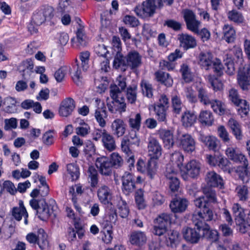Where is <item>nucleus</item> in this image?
Segmentation results:
<instances>
[{"label": "nucleus", "instance_id": "1", "mask_svg": "<svg viewBox=\"0 0 250 250\" xmlns=\"http://www.w3.org/2000/svg\"><path fill=\"white\" fill-rule=\"evenodd\" d=\"M116 82L117 84H111L109 86L110 96L113 101L107 104L109 111L112 113L117 111L125 112L126 107L124 95L126 87V78L119 76Z\"/></svg>", "mask_w": 250, "mask_h": 250}, {"label": "nucleus", "instance_id": "2", "mask_svg": "<svg viewBox=\"0 0 250 250\" xmlns=\"http://www.w3.org/2000/svg\"><path fill=\"white\" fill-rule=\"evenodd\" d=\"M184 160V155L179 151L175 152L171 156V161L176 164L184 177L187 178L188 176L193 178L196 177L200 172V164L196 160H192L183 166Z\"/></svg>", "mask_w": 250, "mask_h": 250}, {"label": "nucleus", "instance_id": "3", "mask_svg": "<svg viewBox=\"0 0 250 250\" xmlns=\"http://www.w3.org/2000/svg\"><path fill=\"white\" fill-rule=\"evenodd\" d=\"M194 203L195 206L200 208L201 210L192 215L191 219L192 222L197 228H203L207 224L206 221H209L213 219V212L203 198H196L194 200Z\"/></svg>", "mask_w": 250, "mask_h": 250}, {"label": "nucleus", "instance_id": "4", "mask_svg": "<svg viewBox=\"0 0 250 250\" xmlns=\"http://www.w3.org/2000/svg\"><path fill=\"white\" fill-rule=\"evenodd\" d=\"M163 6L162 0H146L141 6L135 7L134 12L142 19L149 18L155 14L156 8H161Z\"/></svg>", "mask_w": 250, "mask_h": 250}, {"label": "nucleus", "instance_id": "5", "mask_svg": "<svg viewBox=\"0 0 250 250\" xmlns=\"http://www.w3.org/2000/svg\"><path fill=\"white\" fill-rule=\"evenodd\" d=\"M175 144L184 151L191 153L195 149L196 142L192 136L188 133H183L178 129L175 135Z\"/></svg>", "mask_w": 250, "mask_h": 250}, {"label": "nucleus", "instance_id": "6", "mask_svg": "<svg viewBox=\"0 0 250 250\" xmlns=\"http://www.w3.org/2000/svg\"><path fill=\"white\" fill-rule=\"evenodd\" d=\"M54 16V9L53 7L46 5L41 6L36 10L32 17L31 23L40 26L46 21L51 20Z\"/></svg>", "mask_w": 250, "mask_h": 250}, {"label": "nucleus", "instance_id": "7", "mask_svg": "<svg viewBox=\"0 0 250 250\" xmlns=\"http://www.w3.org/2000/svg\"><path fill=\"white\" fill-rule=\"evenodd\" d=\"M30 205L36 210L38 217L42 221H46L53 213V207L48 206L44 198L40 200L32 199Z\"/></svg>", "mask_w": 250, "mask_h": 250}, {"label": "nucleus", "instance_id": "8", "mask_svg": "<svg viewBox=\"0 0 250 250\" xmlns=\"http://www.w3.org/2000/svg\"><path fill=\"white\" fill-rule=\"evenodd\" d=\"M94 51L97 56L94 57L93 63L100 68L102 71L106 72L109 69V61L106 55L108 51L104 44H98L94 48Z\"/></svg>", "mask_w": 250, "mask_h": 250}, {"label": "nucleus", "instance_id": "9", "mask_svg": "<svg viewBox=\"0 0 250 250\" xmlns=\"http://www.w3.org/2000/svg\"><path fill=\"white\" fill-rule=\"evenodd\" d=\"M199 64L206 70H212L214 73L219 71V62L213 60L210 52H201L199 55Z\"/></svg>", "mask_w": 250, "mask_h": 250}, {"label": "nucleus", "instance_id": "10", "mask_svg": "<svg viewBox=\"0 0 250 250\" xmlns=\"http://www.w3.org/2000/svg\"><path fill=\"white\" fill-rule=\"evenodd\" d=\"M182 14L187 28L194 33H197L200 22L196 19L195 14L188 9H184Z\"/></svg>", "mask_w": 250, "mask_h": 250}, {"label": "nucleus", "instance_id": "11", "mask_svg": "<svg viewBox=\"0 0 250 250\" xmlns=\"http://www.w3.org/2000/svg\"><path fill=\"white\" fill-rule=\"evenodd\" d=\"M140 141L135 131H132L127 136L123 139L121 142V148L123 152L128 156L131 154L130 147L132 145L139 146Z\"/></svg>", "mask_w": 250, "mask_h": 250}, {"label": "nucleus", "instance_id": "12", "mask_svg": "<svg viewBox=\"0 0 250 250\" xmlns=\"http://www.w3.org/2000/svg\"><path fill=\"white\" fill-rule=\"evenodd\" d=\"M148 155L150 158L158 159L162 155V148L159 141L150 136L147 141Z\"/></svg>", "mask_w": 250, "mask_h": 250}, {"label": "nucleus", "instance_id": "13", "mask_svg": "<svg viewBox=\"0 0 250 250\" xmlns=\"http://www.w3.org/2000/svg\"><path fill=\"white\" fill-rule=\"evenodd\" d=\"M197 229L199 231L201 230L203 231V237L212 241L210 246L209 247V250H210V249L214 246L217 248V250H219V244L217 242L218 232L216 230L210 229L208 224L205 225L203 228H197Z\"/></svg>", "mask_w": 250, "mask_h": 250}, {"label": "nucleus", "instance_id": "14", "mask_svg": "<svg viewBox=\"0 0 250 250\" xmlns=\"http://www.w3.org/2000/svg\"><path fill=\"white\" fill-rule=\"evenodd\" d=\"M122 189L126 195L132 192L135 188L134 176L128 172H125L122 176Z\"/></svg>", "mask_w": 250, "mask_h": 250}, {"label": "nucleus", "instance_id": "15", "mask_svg": "<svg viewBox=\"0 0 250 250\" xmlns=\"http://www.w3.org/2000/svg\"><path fill=\"white\" fill-rule=\"evenodd\" d=\"M76 107L75 102L68 97L63 100L61 103L59 107V114L61 116L67 117L70 115Z\"/></svg>", "mask_w": 250, "mask_h": 250}, {"label": "nucleus", "instance_id": "16", "mask_svg": "<svg viewBox=\"0 0 250 250\" xmlns=\"http://www.w3.org/2000/svg\"><path fill=\"white\" fill-rule=\"evenodd\" d=\"M177 40L180 42V46L183 48L184 50L193 48L197 46L195 39L188 34L181 33L178 34Z\"/></svg>", "mask_w": 250, "mask_h": 250}, {"label": "nucleus", "instance_id": "17", "mask_svg": "<svg viewBox=\"0 0 250 250\" xmlns=\"http://www.w3.org/2000/svg\"><path fill=\"white\" fill-rule=\"evenodd\" d=\"M176 171L170 165H167L165 172V176L169 180V188L172 191H177L179 188L180 182L178 179L175 176Z\"/></svg>", "mask_w": 250, "mask_h": 250}, {"label": "nucleus", "instance_id": "18", "mask_svg": "<svg viewBox=\"0 0 250 250\" xmlns=\"http://www.w3.org/2000/svg\"><path fill=\"white\" fill-rule=\"evenodd\" d=\"M95 164L102 174L106 176L111 175L112 166L108 158L106 157L98 158Z\"/></svg>", "mask_w": 250, "mask_h": 250}, {"label": "nucleus", "instance_id": "19", "mask_svg": "<svg viewBox=\"0 0 250 250\" xmlns=\"http://www.w3.org/2000/svg\"><path fill=\"white\" fill-rule=\"evenodd\" d=\"M126 57V63L127 68L133 70L139 67L142 64V57L139 53L136 51L129 52Z\"/></svg>", "mask_w": 250, "mask_h": 250}, {"label": "nucleus", "instance_id": "20", "mask_svg": "<svg viewBox=\"0 0 250 250\" xmlns=\"http://www.w3.org/2000/svg\"><path fill=\"white\" fill-rule=\"evenodd\" d=\"M198 97L200 102L205 105L210 104L211 108L215 112H217L219 110V104L218 101H210L208 97L207 91L202 87L198 89Z\"/></svg>", "mask_w": 250, "mask_h": 250}, {"label": "nucleus", "instance_id": "21", "mask_svg": "<svg viewBox=\"0 0 250 250\" xmlns=\"http://www.w3.org/2000/svg\"><path fill=\"white\" fill-rule=\"evenodd\" d=\"M188 203V201L186 199L176 198L171 202L169 207L173 213H182L186 210Z\"/></svg>", "mask_w": 250, "mask_h": 250}, {"label": "nucleus", "instance_id": "22", "mask_svg": "<svg viewBox=\"0 0 250 250\" xmlns=\"http://www.w3.org/2000/svg\"><path fill=\"white\" fill-rule=\"evenodd\" d=\"M238 83L241 87L245 90L250 85V65H246L243 70L238 75Z\"/></svg>", "mask_w": 250, "mask_h": 250}, {"label": "nucleus", "instance_id": "23", "mask_svg": "<svg viewBox=\"0 0 250 250\" xmlns=\"http://www.w3.org/2000/svg\"><path fill=\"white\" fill-rule=\"evenodd\" d=\"M158 134L160 138L163 140L165 147L167 148L172 147L175 141L173 139V134L170 130L161 129L158 131Z\"/></svg>", "mask_w": 250, "mask_h": 250}, {"label": "nucleus", "instance_id": "24", "mask_svg": "<svg viewBox=\"0 0 250 250\" xmlns=\"http://www.w3.org/2000/svg\"><path fill=\"white\" fill-rule=\"evenodd\" d=\"M112 134L117 138L124 135L125 131V125L123 120L120 119H115L111 125Z\"/></svg>", "mask_w": 250, "mask_h": 250}, {"label": "nucleus", "instance_id": "25", "mask_svg": "<svg viewBox=\"0 0 250 250\" xmlns=\"http://www.w3.org/2000/svg\"><path fill=\"white\" fill-rule=\"evenodd\" d=\"M200 231L195 229L187 228L183 229V234L184 239L191 243H197L201 238Z\"/></svg>", "mask_w": 250, "mask_h": 250}, {"label": "nucleus", "instance_id": "26", "mask_svg": "<svg viewBox=\"0 0 250 250\" xmlns=\"http://www.w3.org/2000/svg\"><path fill=\"white\" fill-rule=\"evenodd\" d=\"M228 157L237 163H242L243 162H247L248 160L245 155L239 151H236L233 147H228L225 151Z\"/></svg>", "mask_w": 250, "mask_h": 250}, {"label": "nucleus", "instance_id": "27", "mask_svg": "<svg viewBox=\"0 0 250 250\" xmlns=\"http://www.w3.org/2000/svg\"><path fill=\"white\" fill-rule=\"evenodd\" d=\"M97 195L99 200L103 204H108L112 197L110 189L105 185H103L97 191Z\"/></svg>", "mask_w": 250, "mask_h": 250}, {"label": "nucleus", "instance_id": "28", "mask_svg": "<svg viewBox=\"0 0 250 250\" xmlns=\"http://www.w3.org/2000/svg\"><path fill=\"white\" fill-rule=\"evenodd\" d=\"M126 61V57L124 56L119 51H118L114 57L113 67L116 69H121L122 71H125L127 68Z\"/></svg>", "mask_w": 250, "mask_h": 250}, {"label": "nucleus", "instance_id": "29", "mask_svg": "<svg viewBox=\"0 0 250 250\" xmlns=\"http://www.w3.org/2000/svg\"><path fill=\"white\" fill-rule=\"evenodd\" d=\"M243 166H239L237 167L236 170V173L238 174L239 178L242 181L243 183H248L250 179V172L248 169L249 163L248 160L247 162H243Z\"/></svg>", "mask_w": 250, "mask_h": 250}, {"label": "nucleus", "instance_id": "30", "mask_svg": "<svg viewBox=\"0 0 250 250\" xmlns=\"http://www.w3.org/2000/svg\"><path fill=\"white\" fill-rule=\"evenodd\" d=\"M34 67L33 61L31 59H27L21 62L19 66L18 69L22 72V76L24 80L27 79V76H30L32 72Z\"/></svg>", "mask_w": 250, "mask_h": 250}, {"label": "nucleus", "instance_id": "31", "mask_svg": "<svg viewBox=\"0 0 250 250\" xmlns=\"http://www.w3.org/2000/svg\"><path fill=\"white\" fill-rule=\"evenodd\" d=\"M202 189L204 196H200L199 198H204L207 205H209L210 203L217 202V199L214 190L208 187H203Z\"/></svg>", "mask_w": 250, "mask_h": 250}, {"label": "nucleus", "instance_id": "32", "mask_svg": "<svg viewBox=\"0 0 250 250\" xmlns=\"http://www.w3.org/2000/svg\"><path fill=\"white\" fill-rule=\"evenodd\" d=\"M88 183L90 186L95 188L97 187L99 182V173L98 170L94 166L89 167L86 173Z\"/></svg>", "mask_w": 250, "mask_h": 250}, {"label": "nucleus", "instance_id": "33", "mask_svg": "<svg viewBox=\"0 0 250 250\" xmlns=\"http://www.w3.org/2000/svg\"><path fill=\"white\" fill-rule=\"evenodd\" d=\"M129 240L132 245L141 246L146 242V237L143 232L135 231L131 233Z\"/></svg>", "mask_w": 250, "mask_h": 250}, {"label": "nucleus", "instance_id": "34", "mask_svg": "<svg viewBox=\"0 0 250 250\" xmlns=\"http://www.w3.org/2000/svg\"><path fill=\"white\" fill-rule=\"evenodd\" d=\"M232 209L236 224H240L243 222L244 219L243 217L245 216V213L247 212V210H246L238 203L234 204Z\"/></svg>", "mask_w": 250, "mask_h": 250}, {"label": "nucleus", "instance_id": "35", "mask_svg": "<svg viewBox=\"0 0 250 250\" xmlns=\"http://www.w3.org/2000/svg\"><path fill=\"white\" fill-rule=\"evenodd\" d=\"M17 101L16 98L8 96L3 99V105L5 106L3 111L7 113H14L16 112Z\"/></svg>", "mask_w": 250, "mask_h": 250}, {"label": "nucleus", "instance_id": "36", "mask_svg": "<svg viewBox=\"0 0 250 250\" xmlns=\"http://www.w3.org/2000/svg\"><path fill=\"white\" fill-rule=\"evenodd\" d=\"M104 133L102 139V142L104 148L110 152L115 150L116 145L114 138L108 132H104Z\"/></svg>", "mask_w": 250, "mask_h": 250}, {"label": "nucleus", "instance_id": "37", "mask_svg": "<svg viewBox=\"0 0 250 250\" xmlns=\"http://www.w3.org/2000/svg\"><path fill=\"white\" fill-rule=\"evenodd\" d=\"M228 125L231 129L235 138L239 141L242 139L243 135L241 130V126L235 120L231 118L228 122Z\"/></svg>", "mask_w": 250, "mask_h": 250}, {"label": "nucleus", "instance_id": "38", "mask_svg": "<svg viewBox=\"0 0 250 250\" xmlns=\"http://www.w3.org/2000/svg\"><path fill=\"white\" fill-rule=\"evenodd\" d=\"M226 58L223 60L222 63L220 62V70L223 69L225 70V72L229 75H231L234 73L235 69L234 66V62L232 58L229 55L227 54Z\"/></svg>", "mask_w": 250, "mask_h": 250}, {"label": "nucleus", "instance_id": "39", "mask_svg": "<svg viewBox=\"0 0 250 250\" xmlns=\"http://www.w3.org/2000/svg\"><path fill=\"white\" fill-rule=\"evenodd\" d=\"M205 181L207 183V186L204 187H217L219 185V175L214 171H208L206 174Z\"/></svg>", "mask_w": 250, "mask_h": 250}, {"label": "nucleus", "instance_id": "40", "mask_svg": "<svg viewBox=\"0 0 250 250\" xmlns=\"http://www.w3.org/2000/svg\"><path fill=\"white\" fill-rule=\"evenodd\" d=\"M224 36L222 39L228 43L234 41L235 39V31L233 27L229 24H225L223 28Z\"/></svg>", "mask_w": 250, "mask_h": 250}, {"label": "nucleus", "instance_id": "41", "mask_svg": "<svg viewBox=\"0 0 250 250\" xmlns=\"http://www.w3.org/2000/svg\"><path fill=\"white\" fill-rule=\"evenodd\" d=\"M157 80L167 87L171 86L173 83V80L168 73L159 71L155 73Z\"/></svg>", "mask_w": 250, "mask_h": 250}, {"label": "nucleus", "instance_id": "42", "mask_svg": "<svg viewBox=\"0 0 250 250\" xmlns=\"http://www.w3.org/2000/svg\"><path fill=\"white\" fill-rule=\"evenodd\" d=\"M198 120L203 125L207 126L211 125L214 121V118L212 113L208 110L201 111Z\"/></svg>", "mask_w": 250, "mask_h": 250}, {"label": "nucleus", "instance_id": "43", "mask_svg": "<svg viewBox=\"0 0 250 250\" xmlns=\"http://www.w3.org/2000/svg\"><path fill=\"white\" fill-rule=\"evenodd\" d=\"M12 215L14 218L17 221H20L22 217L24 218V224L27 225L28 214L25 208H17V207H14L12 210Z\"/></svg>", "mask_w": 250, "mask_h": 250}, {"label": "nucleus", "instance_id": "44", "mask_svg": "<svg viewBox=\"0 0 250 250\" xmlns=\"http://www.w3.org/2000/svg\"><path fill=\"white\" fill-rule=\"evenodd\" d=\"M157 159L150 158L146 165V171L151 179H153L156 174L158 168Z\"/></svg>", "mask_w": 250, "mask_h": 250}, {"label": "nucleus", "instance_id": "45", "mask_svg": "<svg viewBox=\"0 0 250 250\" xmlns=\"http://www.w3.org/2000/svg\"><path fill=\"white\" fill-rule=\"evenodd\" d=\"M196 116L189 111L184 112L181 117V121L186 127L191 126L196 121Z\"/></svg>", "mask_w": 250, "mask_h": 250}, {"label": "nucleus", "instance_id": "46", "mask_svg": "<svg viewBox=\"0 0 250 250\" xmlns=\"http://www.w3.org/2000/svg\"><path fill=\"white\" fill-rule=\"evenodd\" d=\"M200 140L206 146H207L209 149L212 150L214 152L216 151L217 139L215 137L212 136H205L204 135L201 134Z\"/></svg>", "mask_w": 250, "mask_h": 250}, {"label": "nucleus", "instance_id": "47", "mask_svg": "<svg viewBox=\"0 0 250 250\" xmlns=\"http://www.w3.org/2000/svg\"><path fill=\"white\" fill-rule=\"evenodd\" d=\"M95 117L99 125L104 127L106 125L105 119L107 117V112L105 109L98 108L95 112Z\"/></svg>", "mask_w": 250, "mask_h": 250}, {"label": "nucleus", "instance_id": "48", "mask_svg": "<svg viewBox=\"0 0 250 250\" xmlns=\"http://www.w3.org/2000/svg\"><path fill=\"white\" fill-rule=\"evenodd\" d=\"M235 191L240 201H246L248 199L249 190L248 186L246 185L238 186L235 188Z\"/></svg>", "mask_w": 250, "mask_h": 250}, {"label": "nucleus", "instance_id": "49", "mask_svg": "<svg viewBox=\"0 0 250 250\" xmlns=\"http://www.w3.org/2000/svg\"><path fill=\"white\" fill-rule=\"evenodd\" d=\"M38 232L40 236L37 244L41 249L42 250H45L47 249L49 246V243L47 240V234L44 232V230L42 229H39Z\"/></svg>", "mask_w": 250, "mask_h": 250}, {"label": "nucleus", "instance_id": "50", "mask_svg": "<svg viewBox=\"0 0 250 250\" xmlns=\"http://www.w3.org/2000/svg\"><path fill=\"white\" fill-rule=\"evenodd\" d=\"M137 86L135 84L129 85L126 89V98L130 104H133L137 99Z\"/></svg>", "mask_w": 250, "mask_h": 250}, {"label": "nucleus", "instance_id": "51", "mask_svg": "<svg viewBox=\"0 0 250 250\" xmlns=\"http://www.w3.org/2000/svg\"><path fill=\"white\" fill-rule=\"evenodd\" d=\"M230 52L233 55V60L237 64H241L243 62V52L241 48L237 45H234L230 50Z\"/></svg>", "mask_w": 250, "mask_h": 250}, {"label": "nucleus", "instance_id": "52", "mask_svg": "<svg viewBox=\"0 0 250 250\" xmlns=\"http://www.w3.org/2000/svg\"><path fill=\"white\" fill-rule=\"evenodd\" d=\"M235 105L238 106L237 111L241 117H244L248 114L249 111V105L246 100L240 99Z\"/></svg>", "mask_w": 250, "mask_h": 250}, {"label": "nucleus", "instance_id": "53", "mask_svg": "<svg viewBox=\"0 0 250 250\" xmlns=\"http://www.w3.org/2000/svg\"><path fill=\"white\" fill-rule=\"evenodd\" d=\"M167 108H163L154 105V110L156 116L157 120L159 122H167Z\"/></svg>", "mask_w": 250, "mask_h": 250}, {"label": "nucleus", "instance_id": "54", "mask_svg": "<svg viewBox=\"0 0 250 250\" xmlns=\"http://www.w3.org/2000/svg\"><path fill=\"white\" fill-rule=\"evenodd\" d=\"M180 72L182 74V78L186 83H189L193 80V76L190 69L186 64H183L181 66Z\"/></svg>", "mask_w": 250, "mask_h": 250}, {"label": "nucleus", "instance_id": "55", "mask_svg": "<svg viewBox=\"0 0 250 250\" xmlns=\"http://www.w3.org/2000/svg\"><path fill=\"white\" fill-rule=\"evenodd\" d=\"M156 221L157 224L167 228V226L171 223L170 215L167 213H162L157 218Z\"/></svg>", "mask_w": 250, "mask_h": 250}, {"label": "nucleus", "instance_id": "56", "mask_svg": "<svg viewBox=\"0 0 250 250\" xmlns=\"http://www.w3.org/2000/svg\"><path fill=\"white\" fill-rule=\"evenodd\" d=\"M70 73L73 81L77 85H79L81 83L82 77L81 76V70L79 69L78 64H75L73 66L72 68L70 71Z\"/></svg>", "mask_w": 250, "mask_h": 250}, {"label": "nucleus", "instance_id": "57", "mask_svg": "<svg viewBox=\"0 0 250 250\" xmlns=\"http://www.w3.org/2000/svg\"><path fill=\"white\" fill-rule=\"evenodd\" d=\"M67 170L70 175L72 180L75 181L78 179L80 176L79 167L74 164H69L67 165Z\"/></svg>", "mask_w": 250, "mask_h": 250}, {"label": "nucleus", "instance_id": "58", "mask_svg": "<svg viewBox=\"0 0 250 250\" xmlns=\"http://www.w3.org/2000/svg\"><path fill=\"white\" fill-rule=\"evenodd\" d=\"M171 102L173 112L176 114H179L182 112L183 106L180 98L177 96L172 97Z\"/></svg>", "mask_w": 250, "mask_h": 250}, {"label": "nucleus", "instance_id": "59", "mask_svg": "<svg viewBox=\"0 0 250 250\" xmlns=\"http://www.w3.org/2000/svg\"><path fill=\"white\" fill-rule=\"evenodd\" d=\"M142 118L140 113L136 114L134 118H130L128 120L129 126L137 131H139L141 123Z\"/></svg>", "mask_w": 250, "mask_h": 250}, {"label": "nucleus", "instance_id": "60", "mask_svg": "<svg viewBox=\"0 0 250 250\" xmlns=\"http://www.w3.org/2000/svg\"><path fill=\"white\" fill-rule=\"evenodd\" d=\"M109 160L112 164V167L116 168L120 167L123 164V159L117 153H112L110 155V159Z\"/></svg>", "mask_w": 250, "mask_h": 250}, {"label": "nucleus", "instance_id": "61", "mask_svg": "<svg viewBox=\"0 0 250 250\" xmlns=\"http://www.w3.org/2000/svg\"><path fill=\"white\" fill-rule=\"evenodd\" d=\"M118 213L122 218H126L128 216L129 210L125 201L120 200L118 202Z\"/></svg>", "mask_w": 250, "mask_h": 250}, {"label": "nucleus", "instance_id": "62", "mask_svg": "<svg viewBox=\"0 0 250 250\" xmlns=\"http://www.w3.org/2000/svg\"><path fill=\"white\" fill-rule=\"evenodd\" d=\"M141 86L143 94L149 98H152L153 96V88L152 85L146 81L143 80L141 83Z\"/></svg>", "mask_w": 250, "mask_h": 250}, {"label": "nucleus", "instance_id": "63", "mask_svg": "<svg viewBox=\"0 0 250 250\" xmlns=\"http://www.w3.org/2000/svg\"><path fill=\"white\" fill-rule=\"evenodd\" d=\"M135 202L139 209H143L146 206L144 198V192L141 189L137 190L135 193Z\"/></svg>", "mask_w": 250, "mask_h": 250}, {"label": "nucleus", "instance_id": "64", "mask_svg": "<svg viewBox=\"0 0 250 250\" xmlns=\"http://www.w3.org/2000/svg\"><path fill=\"white\" fill-rule=\"evenodd\" d=\"M79 27L78 28L76 32L77 41L79 45L84 46L86 43L85 40L86 36L84 33V30L82 25L79 24Z\"/></svg>", "mask_w": 250, "mask_h": 250}]
</instances>
